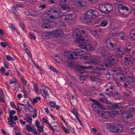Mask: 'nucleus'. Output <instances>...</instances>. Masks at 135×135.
Listing matches in <instances>:
<instances>
[{
  "instance_id": "1",
  "label": "nucleus",
  "mask_w": 135,
  "mask_h": 135,
  "mask_svg": "<svg viewBox=\"0 0 135 135\" xmlns=\"http://www.w3.org/2000/svg\"><path fill=\"white\" fill-rule=\"evenodd\" d=\"M85 34V32L84 30L80 31L78 29H75L73 30L72 35L73 37L77 38V42L79 43L80 47L86 50L87 44L85 43L88 41L87 39L84 38L86 37Z\"/></svg>"
},
{
  "instance_id": "2",
  "label": "nucleus",
  "mask_w": 135,
  "mask_h": 135,
  "mask_svg": "<svg viewBox=\"0 0 135 135\" xmlns=\"http://www.w3.org/2000/svg\"><path fill=\"white\" fill-rule=\"evenodd\" d=\"M123 126L122 125L117 124V125L112 124L109 126V129L114 133H119L123 130Z\"/></svg>"
},
{
  "instance_id": "3",
  "label": "nucleus",
  "mask_w": 135,
  "mask_h": 135,
  "mask_svg": "<svg viewBox=\"0 0 135 135\" xmlns=\"http://www.w3.org/2000/svg\"><path fill=\"white\" fill-rule=\"evenodd\" d=\"M60 8L57 7H53L50 8L48 11V13H51L54 17V19H56L58 18L60 15Z\"/></svg>"
},
{
  "instance_id": "4",
  "label": "nucleus",
  "mask_w": 135,
  "mask_h": 135,
  "mask_svg": "<svg viewBox=\"0 0 135 135\" xmlns=\"http://www.w3.org/2000/svg\"><path fill=\"white\" fill-rule=\"evenodd\" d=\"M108 57V60L105 62L108 67L110 66L114 65L117 62V60L115 57V55H109Z\"/></svg>"
},
{
  "instance_id": "5",
  "label": "nucleus",
  "mask_w": 135,
  "mask_h": 135,
  "mask_svg": "<svg viewBox=\"0 0 135 135\" xmlns=\"http://www.w3.org/2000/svg\"><path fill=\"white\" fill-rule=\"evenodd\" d=\"M89 10L87 11L84 16V22L90 24L92 21L93 17Z\"/></svg>"
},
{
  "instance_id": "6",
  "label": "nucleus",
  "mask_w": 135,
  "mask_h": 135,
  "mask_svg": "<svg viewBox=\"0 0 135 135\" xmlns=\"http://www.w3.org/2000/svg\"><path fill=\"white\" fill-rule=\"evenodd\" d=\"M50 14L48 13L47 15V16H45V15L42 16V19L44 23H50L54 20V17L52 16L51 15L50 16Z\"/></svg>"
},
{
  "instance_id": "7",
  "label": "nucleus",
  "mask_w": 135,
  "mask_h": 135,
  "mask_svg": "<svg viewBox=\"0 0 135 135\" xmlns=\"http://www.w3.org/2000/svg\"><path fill=\"white\" fill-rule=\"evenodd\" d=\"M40 92L42 96L44 97H46L47 96H49L50 90L48 88L42 85Z\"/></svg>"
},
{
  "instance_id": "8",
  "label": "nucleus",
  "mask_w": 135,
  "mask_h": 135,
  "mask_svg": "<svg viewBox=\"0 0 135 135\" xmlns=\"http://www.w3.org/2000/svg\"><path fill=\"white\" fill-rule=\"evenodd\" d=\"M49 33L55 37L61 36L63 35L62 31L60 29L55 30L52 31H49Z\"/></svg>"
},
{
  "instance_id": "9",
  "label": "nucleus",
  "mask_w": 135,
  "mask_h": 135,
  "mask_svg": "<svg viewBox=\"0 0 135 135\" xmlns=\"http://www.w3.org/2000/svg\"><path fill=\"white\" fill-rule=\"evenodd\" d=\"M73 3L77 7H84L87 4L86 2L84 0H76Z\"/></svg>"
},
{
  "instance_id": "10",
  "label": "nucleus",
  "mask_w": 135,
  "mask_h": 135,
  "mask_svg": "<svg viewBox=\"0 0 135 135\" xmlns=\"http://www.w3.org/2000/svg\"><path fill=\"white\" fill-rule=\"evenodd\" d=\"M98 52L103 56L107 55L109 54V52L108 50L103 47L99 48L98 49Z\"/></svg>"
},
{
  "instance_id": "11",
  "label": "nucleus",
  "mask_w": 135,
  "mask_h": 135,
  "mask_svg": "<svg viewBox=\"0 0 135 135\" xmlns=\"http://www.w3.org/2000/svg\"><path fill=\"white\" fill-rule=\"evenodd\" d=\"M101 116L103 118H108L111 116V113L108 111H100Z\"/></svg>"
},
{
  "instance_id": "12",
  "label": "nucleus",
  "mask_w": 135,
  "mask_h": 135,
  "mask_svg": "<svg viewBox=\"0 0 135 135\" xmlns=\"http://www.w3.org/2000/svg\"><path fill=\"white\" fill-rule=\"evenodd\" d=\"M60 6L63 12L65 13H68L70 10L68 4L60 5Z\"/></svg>"
},
{
  "instance_id": "13",
  "label": "nucleus",
  "mask_w": 135,
  "mask_h": 135,
  "mask_svg": "<svg viewBox=\"0 0 135 135\" xmlns=\"http://www.w3.org/2000/svg\"><path fill=\"white\" fill-rule=\"evenodd\" d=\"M129 8L126 6L123 5L120 7L119 11L120 13L124 15H126V13L125 12V11H128Z\"/></svg>"
},
{
  "instance_id": "14",
  "label": "nucleus",
  "mask_w": 135,
  "mask_h": 135,
  "mask_svg": "<svg viewBox=\"0 0 135 135\" xmlns=\"http://www.w3.org/2000/svg\"><path fill=\"white\" fill-rule=\"evenodd\" d=\"M84 66H81L80 65H76L75 67L76 70L77 72H79L80 71H81V74H83L85 73L84 71Z\"/></svg>"
},
{
  "instance_id": "15",
  "label": "nucleus",
  "mask_w": 135,
  "mask_h": 135,
  "mask_svg": "<svg viewBox=\"0 0 135 135\" xmlns=\"http://www.w3.org/2000/svg\"><path fill=\"white\" fill-rule=\"evenodd\" d=\"M52 23L55 27L59 28L64 26L65 24L64 22L60 21L54 22Z\"/></svg>"
},
{
  "instance_id": "16",
  "label": "nucleus",
  "mask_w": 135,
  "mask_h": 135,
  "mask_svg": "<svg viewBox=\"0 0 135 135\" xmlns=\"http://www.w3.org/2000/svg\"><path fill=\"white\" fill-rule=\"evenodd\" d=\"M108 45L107 48L111 51H113L115 50L116 49L117 44H113L110 43L107 44Z\"/></svg>"
},
{
  "instance_id": "17",
  "label": "nucleus",
  "mask_w": 135,
  "mask_h": 135,
  "mask_svg": "<svg viewBox=\"0 0 135 135\" xmlns=\"http://www.w3.org/2000/svg\"><path fill=\"white\" fill-rule=\"evenodd\" d=\"M97 67L100 71L102 70H105L108 67L107 64L105 62H104L103 64H100L98 65Z\"/></svg>"
},
{
  "instance_id": "18",
  "label": "nucleus",
  "mask_w": 135,
  "mask_h": 135,
  "mask_svg": "<svg viewBox=\"0 0 135 135\" xmlns=\"http://www.w3.org/2000/svg\"><path fill=\"white\" fill-rule=\"evenodd\" d=\"M105 7L106 8L107 14L110 13L112 10L113 7L110 4L107 3H105Z\"/></svg>"
},
{
  "instance_id": "19",
  "label": "nucleus",
  "mask_w": 135,
  "mask_h": 135,
  "mask_svg": "<svg viewBox=\"0 0 135 135\" xmlns=\"http://www.w3.org/2000/svg\"><path fill=\"white\" fill-rule=\"evenodd\" d=\"M90 12H91V14L93 18H96L98 16V12L96 10L92 9L89 10Z\"/></svg>"
},
{
  "instance_id": "20",
  "label": "nucleus",
  "mask_w": 135,
  "mask_h": 135,
  "mask_svg": "<svg viewBox=\"0 0 135 135\" xmlns=\"http://www.w3.org/2000/svg\"><path fill=\"white\" fill-rule=\"evenodd\" d=\"M116 55L120 58H122L124 54L121 50L120 49L118 48L116 50Z\"/></svg>"
},
{
  "instance_id": "21",
  "label": "nucleus",
  "mask_w": 135,
  "mask_h": 135,
  "mask_svg": "<svg viewBox=\"0 0 135 135\" xmlns=\"http://www.w3.org/2000/svg\"><path fill=\"white\" fill-rule=\"evenodd\" d=\"M110 107V109L112 110L119 108L121 107L120 104L119 103H115L113 104Z\"/></svg>"
},
{
  "instance_id": "22",
  "label": "nucleus",
  "mask_w": 135,
  "mask_h": 135,
  "mask_svg": "<svg viewBox=\"0 0 135 135\" xmlns=\"http://www.w3.org/2000/svg\"><path fill=\"white\" fill-rule=\"evenodd\" d=\"M111 70L114 72L120 73L122 72V68L120 66H117L113 68Z\"/></svg>"
},
{
  "instance_id": "23",
  "label": "nucleus",
  "mask_w": 135,
  "mask_h": 135,
  "mask_svg": "<svg viewBox=\"0 0 135 135\" xmlns=\"http://www.w3.org/2000/svg\"><path fill=\"white\" fill-rule=\"evenodd\" d=\"M92 101L94 102V103L93 104H92L91 105L93 108L94 109V110L97 113H100V110H99L98 108H97L96 105L95 104L96 101H95L93 99Z\"/></svg>"
},
{
  "instance_id": "24",
  "label": "nucleus",
  "mask_w": 135,
  "mask_h": 135,
  "mask_svg": "<svg viewBox=\"0 0 135 135\" xmlns=\"http://www.w3.org/2000/svg\"><path fill=\"white\" fill-rule=\"evenodd\" d=\"M78 56L75 52H73L69 54L68 58L70 59H75L77 58V56Z\"/></svg>"
},
{
  "instance_id": "25",
  "label": "nucleus",
  "mask_w": 135,
  "mask_h": 135,
  "mask_svg": "<svg viewBox=\"0 0 135 135\" xmlns=\"http://www.w3.org/2000/svg\"><path fill=\"white\" fill-rule=\"evenodd\" d=\"M135 78L133 76H128L126 77V81L125 82L128 83H133L134 81Z\"/></svg>"
},
{
  "instance_id": "26",
  "label": "nucleus",
  "mask_w": 135,
  "mask_h": 135,
  "mask_svg": "<svg viewBox=\"0 0 135 135\" xmlns=\"http://www.w3.org/2000/svg\"><path fill=\"white\" fill-rule=\"evenodd\" d=\"M106 42L107 44L110 43V44H117L116 40L111 37L107 38L106 40Z\"/></svg>"
},
{
  "instance_id": "27",
  "label": "nucleus",
  "mask_w": 135,
  "mask_h": 135,
  "mask_svg": "<svg viewBox=\"0 0 135 135\" xmlns=\"http://www.w3.org/2000/svg\"><path fill=\"white\" fill-rule=\"evenodd\" d=\"M99 9L100 11L102 13L107 14L106 8L105 7V5L104 4L103 5H100L99 6Z\"/></svg>"
},
{
  "instance_id": "28",
  "label": "nucleus",
  "mask_w": 135,
  "mask_h": 135,
  "mask_svg": "<svg viewBox=\"0 0 135 135\" xmlns=\"http://www.w3.org/2000/svg\"><path fill=\"white\" fill-rule=\"evenodd\" d=\"M132 58L131 56L127 55L125 57L123 61L125 63H129L132 61Z\"/></svg>"
},
{
  "instance_id": "29",
  "label": "nucleus",
  "mask_w": 135,
  "mask_h": 135,
  "mask_svg": "<svg viewBox=\"0 0 135 135\" xmlns=\"http://www.w3.org/2000/svg\"><path fill=\"white\" fill-rule=\"evenodd\" d=\"M119 36L121 39L123 40L126 41L127 39V37L126 35L124 33L120 32L119 35Z\"/></svg>"
},
{
  "instance_id": "30",
  "label": "nucleus",
  "mask_w": 135,
  "mask_h": 135,
  "mask_svg": "<svg viewBox=\"0 0 135 135\" xmlns=\"http://www.w3.org/2000/svg\"><path fill=\"white\" fill-rule=\"evenodd\" d=\"M67 65L70 69H72L74 67V63L72 61L70 60V61H68Z\"/></svg>"
},
{
  "instance_id": "31",
  "label": "nucleus",
  "mask_w": 135,
  "mask_h": 135,
  "mask_svg": "<svg viewBox=\"0 0 135 135\" xmlns=\"http://www.w3.org/2000/svg\"><path fill=\"white\" fill-rule=\"evenodd\" d=\"M86 50L91 51L94 50V47L92 45L88 44L86 45Z\"/></svg>"
},
{
  "instance_id": "32",
  "label": "nucleus",
  "mask_w": 135,
  "mask_h": 135,
  "mask_svg": "<svg viewBox=\"0 0 135 135\" xmlns=\"http://www.w3.org/2000/svg\"><path fill=\"white\" fill-rule=\"evenodd\" d=\"M120 77V80L122 81H124L125 82L126 81V76L123 74H119Z\"/></svg>"
},
{
  "instance_id": "33",
  "label": "nucleus",
  "mask_w": 135,
  "mask_h": 135,
  "mask_svg": "<svg viewBox=\"0 0 135 135\" xmlns=\"http://www.w3.org/2000/svg\"><path fill=\"white\" fill-rule=\"evenodd\" d=\"M73 15H74V14L73 13H71L70 14V15L71 18L69 20H68V22L70 25V26H72L74 23V21L73 19L72 16H73Z\"/></svg>"
},
{
  "instance_id": "34",
  "label": "nucleus",
  "mask_w": 135,
  "mask_h": 135,
  "mask_svg": "<svg viewBox=\"0 0 135 135\" xmlns=\"http://www.w3.org/2000/svg\"><path fill=\"white\" fill-rule=\"evenodd\" d=\"M8 123L9 125H12L13 124H15L16 123L14 122L13 120V117H9L7 119Z\"/></svg>"
},
{
  "instance_id": "35",
  "label": "nucleus",
  "mask_w": 135,
  "mask_h": 135,
  "mask_svg": "<svg viewBox=\"0 0 135 135\" xmlns=\"http://www.w3.org/2000/svg\"><path fill=\"white\" fill-rule=\"evenodd\" d=\"M100 71L98 68L97 66L93 69V72L95 74H101Z\"/></svg>"
},
{
  "instance_id": "36",
  "label": "nucleus",
  "mask_w": 135,
  "mask_h": 135,
  "mask_svg": "<svg viewBox=\"0 0 135 135\" xmlns=\"http://www.w3.org/2000/svg\"><path fill=\"white\" fill-rule=\"evenodd\" d=\"M91 33L95 37L98 36V31L97 30H94L93 29L91 30Z\"/></svg>"
},
{
  "instance_id": "37",
  "label": "nucleus",
  "mask_w": 135,
  "mask_h": 135,
  "mask_svg": "<svg viewBox=\"0 0 135 135\" xmlns=\"http://www.w3.org/2000/svg\"><path fill=\"white\" fill-rule=\"evenodd\" d=\"M90 62L91 64L94 65L98 64V62L97 61V59L95 58L91 59L90 60Z\"/></svg>"
},
{
  "instance_id": "38",
  "label": "nucleus",
  "mask_w": 135,
  "mask_h": 135,
  "mask_svg": "<svg viewBox=\"0 0 135 135\" xmlns=\"http://www.w3.org/2000/svg\"><path fill=\"white\" fill-rule=\"evenodd\" d=\"M51 24L49 25V24H45L42 25L41 26V27L43 28H48L51 27Z\"/></svg>"
},
{
  "instance_id": "39",
  "label": "nucleus",
  "mask_w": 135,
  "mask_h": 135,
  "mask_svg": "<svg viewBox=\"0 0 135 135\" xmlns=\"http://www.w3.org/2000/svg\"><path fill=\"white\" fill-rule=\"evenodd\" d=\"M49 32H47L45 34H43L42 35V37L44 39H46L48 38L50 36H51V35H50L49 33Z\"/></svg>"
},
{
  "instance_id": "40",
  "label": "nucleus",
  "mask_w": 135,
  "mask_h": 135,
  "mask_svg": "<svg viewBox=\"0 0 135 135\" xmlns=\"http://www.w3.org/2000/svg\"><path fill=\"white\" fill-rule=\"evenodd\" d=\"M129 109L130 111H135V105H129Z\"/></svg>"
},
{
  "instance_id": "41",
  "label": "nucleus",
  "mask_w": 135,
  "mask_h": 135,
  "mask_svg": "<svg viewBox=\"0 0 135 135\" xmlns=\"http://www.w3.org/2000/svg\"><path fill=\"white\" fill-rule=\"evenodd\" d=\"M17 104L18 106V107L19 108L20 110V112H21V110H22V108L20 106H19V105L23 106V108L26 111L27 109V107L26 106H25L24 105L22 104H20V103H17Z\"/></svg>"
},
{
  "instance_id": "42",
  "label": "nucleus",
  "mask_w": 135,
  "mask_h": 135,
  "mask_svg": "<svg viewBox=\"0 0 135 135\" xmlns=\"http://www.w3.org/2000/svg\"><path fill=\"white\" fill-rule=\"evenodd\" d=\"M95 104L96 105L97 107L101 109L103 108V107L102 105L99 102L96 101Z\"/></svg>"
},
{
  "instance_id": "43",
  "label": "nucleus",
  "mask_w": 135,
  "mask_h": 135,
  "mask_svg": "<svg viewBox=\"0 0 135 135\" xmlns=\"http://www.w3.org/2000/svg\"><path fill=\"white\" fill-rule=\"evenodd\" d=\"M69 0H61L60 2V5L68 4Z\"/></svg>"
},
{
  "instance_id": "44",
  "label": "nucleus",
  "mask_w": 135,
  "mask_h": 135,
  "mask_svg": "<svg viewBox=\"0 0 135 135\" xmlns=\"http://www.w3.org/2000/svg\"><path fill=\"white\" fill-rule=\"evenodd\" d=\"M123 71L125 74L127 75L129 73V70L127 67H123Z\"/></svg>"
},
{
  "instance_id": "45",
  "label": "nucleus",
  "mask_w": 135,
  "mask_h": 135,
  "mask_svg": "<svg viewBox=\"0 0 135 135\" xmlns=\"http://www.w3.org/2000/svg\"><path fill=\"white\" fill-rule=\"evenodd\" d=\"M114 91H112V92L113 93L112 94V95H114L118 96L120 97V93L118 91H115L114 90Z\"/></svg>"
},
{
  "instance_id": "46",
  "label": "nucleus",
  "mask_w": 135,
  "mask_h": 135,
  "mask_svg": "<svg viewBox=\"0 0 135 135\" xmlns=\"http://www.w3.org/2000/svg\"><path fill=\"white\" fill-rule=\"evenodd\" d=\"M29 34V37L30 39L33 40H35L36 39L35 36L34 34L30 33Z\"/></svg>"
},
{
  "instance_id": "47",
  "label": "nucleus",
  "mask_w": 135,
  "mask_h": 135,
  "mask_svg": "<svg viewBox=\"0 0 135 135\" xmlns=\"http://www.w3.org/2000/svg\"><path fill=\"white\" fill-rule=\"evenodd\" d=\"M50 105L51 108H54L55 105H56V104L55 103L54 101L50 102L49 103Z\"/></svg>"
},
{
  "instance_id": "48",
  "label": "nucleus",
  "mask_w": 135,
  "mask_h": 135,
  "mask_svg": "<svg viewBox=\"0 0 135 135\" xmlns=\"http://www.w3.org/2000/svg\"><path fill=\"white\" fill-rule=\"evenodd\" d=\"M6 59L9 61H10L11 60L14 61L15 60V59L13 57L10 56L9 55H7L6 56Z\"/></svg>"
},
{
  "instance_id": "49",
  "label": "nucleus",
  "mask_w": 135,
  "mask_h": 135,
  "mask_svg": "<svg viewBox=\"0 0 135 135\" xmlns=\"http://www.w3.org/2000/svg\"><path fill=\"white\" fill-rule=\"evenodd\" d=\"M16 113V112L15 110H11L9 114V117H13V115L15 114Z\"/></svg>"
},
{
  "instance_id": "50",
  "label": "nucleus",
  "mask_w": 135,
  "mask_h": 135,
  "mask_svg": "<svg viewBox=\"0 0 135 135\" xmlns=\"http://www.w3.org/2000/svg\"><path fill=\"white\" fill-rule=\"evenodd\" d=\"M133 116L132 114V113L129 112L127 113V115L126 116V118L127 119H128L130 118H131L133 117Z\"/></svg>"
},
{
  "instance_id": "51",
  "label": "nucleus",
  "mask_w": 135,
  "mask_h": 135,
  "mask_svg": "<svg viewBox=\"0 0 135 135\" xmlns=\"http://www.w3.org/2000/svg\"><path fill=\"white\" fill-rule=\"evenodd\" d=\"M27 118L26 121L28 122L29 124H31L32 123V119L31 117H27Z\"/></svg>"
},
{
  "instance_id": "52",
  "label": "nucleus",
  "mask_w": 135,
  "mask_h": 135,
  "mask_svg": "<svg viewBox=\"0 0 135 135\" xmlns=\"http://www.w3.org/2000/svg\"><path fill=\"white\" fill-rule=\"evenodd\" d=\"M107 24V22L106 21H102L100 23V25L101 26H105Z\"/></svg>"
},
{
  "instance_id": "53",
  "label": "nucleus",
  "mask_w": 135,
  "mask_h": 135,
  "mask_svg": "<svg viewBox=\"0 0 135 135\" xmlns=\"http://www.w3.org/2000/svg\"><path fill=\"white\" fill-rule=\"evenodd\" d=\"M99 100L102 102L107 104L108 103V101L105 98H100Z\"/></svg>"
},
{
  "instance_id": "54",
  "label": "nucleus",
  "mask_w": 135,
  "mask_h": 135,
  "mask_svg": "<svg viewBox=\"0 0 135 135\" xmlns=\"http://www.w3.org/2000/svg\"><path fill=\"white\" fill-rule=\"evenodd\" d=\"M26 129L29 132H30L32 130V128L29 125H27L26 126Z\"/></svg>"
},
{
  "instance_id": "55",
  "label": "nucleus",
  "mask_w": 135,
  "mask_h": 135,
  "mask_svg": "<svg viewBox=\"0 0 135 135\" xmlns=\"http://www.w3.org/2000/svg\"><path fill=\"white\" fill-rule=\"evenodd\" d=\"M21 79L22 80V81L23 84L24 85H26L27 84V81L26 80L22 77H21Z\"/></svg>"
},
{
  "instance_id": "56",
  "label": "nucleus",
  "mask_w": 135,
  "mask_h": 135,
  "mask_svg": "<svg viewBox=\"0 0 135 135\" xmlns=\"http://www.w3.org/2000/svg\"><path fill=\"white\" fill-rule=\"evenodd\" d=\"M34 89L35 91L38 94H39V92L37 88V84H35L34 86Z\"/></svg>"
},
{
  "instance_id": "57",
  "label": "nucleus",
  "mask_w": 135,
  "mask_h": 135,
  "mask_svg": "<svg viewBox=\"0 0 135 135\" xmlns=\"http://www.w3.org/2000/svg\"><path fill=\"white\" fill-rule=\"evenodd\" d=\"M38 128L37 131L39 132H42L43 130V129L42 127V126H39Z\"/></svg>"
},
{
  "instance_id": "58",
  "label": "nucleus",
  "mask_w": 135,
  "mask_h": 135,
  "mask_svg": "<svg viewBox=\"0 0 135 135\" xmlns=\"http://www.w3.org/2000/svg\"><path fill=\"white\" fill-rule=\"evenodd\" d=\"M130 85V83H128L125 82V83L124 84V87L125 88H129V86Z\"/></svg>"
},
{
  "instance_id": "59",
  "label": "nucleus",
  "mask_w": 135,
  "mask_h": 135,
  "mask_svg": "<svg viewBox=\"0 0 135 135\" xmlns=\"http://www.w3.org/2000/svg\"><path fill=\"white\" fill-rule=\"evenodd\" d=\"M49 68L50 69L52 70L53 72H57L58 74L57 71L54 67L52 66H50Z\"/></svg>"
},
{
  "instance_id": "60",
  "label": "nucleus",
  "mask_w": 135,
  "mask_h": 135,
  "mask_svg": "<svg viewBox=\"0 0 135 135\" xmlns=\"http://www.w3.org/2000/svg\"><path fill=\"white\" fill-rule=\"evenodd\" d=\"M49 124V126H50L49 128L52 130L53 131H57V130L56 128H55L54 129L53 127L50 124Z\"/></svg>"
},
{
  "instance_id": "61",
  "label": "nucleus",
  "mask_w": 135,
  "mask_h": 135,
  "mask_svg": "<svg viewBox=\"0 0 135 135\" xmlns=\"http://www.w3.org/2000/svg\"><path fill=\"white\" fill-rule=\"evenodd\" d=\"M118 33L114 31H112L110 33L111 35H112L113 36H114L116 35Z\"/></svg>"
},
{
  "instance_id": "62",
  "label": "nucleus",
  "mask_w": 135,
  "mask_h": 135,
  "mask_svg": "<svg viewBox=\"0 0 135 135\" xmlns=\"http://www.w3.org/2000/svg\"><path fill=\"white\" fill-rule=\"evenodd\" d=\"M16 82V81L13 78L11 80L9 81V83L10 84H12Z\"/></svg>"
},
{
  "instance_id": "63",
  "label": "nucleus",
  "mask_w": 135,
  "mask_h": 135,
  "mask_svg": "<svg viewBox=\"0 0 135 135\" xmlns=\"http://www.w3.org/2000/svg\"><path fill=\"white\" fill-rule=\"evenodd\" d=\"M10 104L12 108H16V107L14 104V102L13 101L11 102Z\"/></svg>"
},
{
  "instance_id": "64",
  "label": "nucleus",
  "mask_w": 135,
  "mask_h": 135,
  "mask_svg": "<svg viewBox=\"0 0 135 135\" xmlns=\"http://www.w3.org/2000/svg\"><path fill=\"white\" fill-rule=\"evenodd\" d=\"M130 131L131 133L135 134V127L131 128Z\"/></svg>"
}]
</instances>
